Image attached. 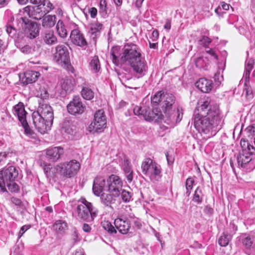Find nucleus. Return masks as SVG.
I'll use <instances>...</instances> for the list:
<instances>
[{"label": "nucleus", "instance_id": "obj_1", "mask_svg": "<svg viewBox=\"0 0 255 255\" xmlns=\"http://www.w3.org/2000/svg\"><path fill=\"white\" fill-rule=\"evenodd\" d=\"M194 115V126L200 133L212 134L213 131L220 130L223 125L219 106L209 97L199 100Z\"/></svg>", "mask_w": 255, "mask_h": 255}, {"label": "nucleus", "instance_id": "obj_2", "mask_svg": "<svg viewBox=\"0 0 255 255\" xmlns=\"http://www.w3.org/2000/svg\"><path fill=\"white\" fill-rule=\"evenodd\" d=\"M110 52L112 61L115 65L127 63L138 77L143 76L147 73V63L142 55L141 50L137 45L127 43L122 51L120 47L114 46Z\"/></svg>", "mask_w": 255, "mask_h": 255}, {"label": "nucleus", "instance_id": "obj_3", "mask_svg": "<svg viewBox=\"0 0 255 255\" xmlns=\"http://www.w3.org/2000/svg\"><path fill=\"white\" fill-rule=\"evenodd\" d=\"M18 169L14 166H6L0 170V191L7 192L6 187L11 192L16 193L19 191L17 184Z\"/></svg>", "mask_w": 255, "mask_h": 255}, {"label": "nucleus", "instance_id": "obj_4", "mask_svg": "<svg viewBox=\"0 0 255 255\" xmlns=\"http://www.w3.org/2000/svg\"><path fill=\"white\" fill-rule=\"evenodd\" d=\"M162 99L161 108L168 120L172 123L180 122L183 116L182 110L178 108L176 110H172V107L175 101V97L171 94L166 93L163 95Z\"/></svg>", "mask_w": 255, "mask_h": 255}, {"label": "nucleus", "instance_id": "obj_5", "mask_svg": "<svg viewBox=\"0 0 255 255\" xmlns=\"http://www.w3.org/2000/svg\"><path fill=\"white\" fill-rule=\"evenodd\" d=\"M238 165L247 172H250L255 168V148L248 144L247 148L243 149L237 157Z\"/></svg>", "mask_w": 255, "mask_h": 255}, {"label": "nucleus", "instance_id": "obj_6", "mask_svg": "<svg viewBox=\"0 0 255 255\" xmlns=\"http://www.w3.org/2000/svg\"><path fill=\"white\" fill-rule=\"evenodd\" d=\"M141 168L143 174L148 176L153 183L159 182L162 176L161 166L150 158L143 160Z\"/></svg>", "mask_w": 255, "mask_h": 255}, {"label": "nucleus", "instance_id": "obj_7", "mask_svg": "<svg viewBox=\"0 0 255 255\" xmlns=\"http://www.w3.org/2000/svg\"><path fill=\"white\" fill-rule=\"evenodd\" d=\"M76 211L80 219L87 222H93L98 213V209L85 199L77 206Z\"/></svg>", "mask_w": 255, "mask_h": 255}, {"label": "nucleus", "instance_id": "obj_8", "mask_svg": "<svg viewBox=\"0 0 255 255\" xmlns=\"http://www.w3.org/2000/svg\"><path fill=\"white\" fill-rule=\"evenodd\" d=\"M12 111L13 114L17 117L19 123L24 128L25 134L27 135H33L34 132L30 128L26 119L27 113L25 110L23 103L19 102L13 107Z\"/></svg>", "mask_w": 255, "mask_h": 255}, {"label": "nucleus", "instance_id": "obj_9", "mask_svg": "<svg viewBox=\"0 0 255 255\" xmlns=\"http://www.w3.org/2000/svg\"><path fill=\"white\" fill-rule=\"evenodd\" d=\"M107 127V118L103 110L97 111L94 114L93 121L89 126V131L102 132Z\"/></svg>", "mask_w": 255, "mask_h": 255}, {"label": "nucleus", "instance_id": "obj_10", "mask_svg": "<svg viewBox=\"0 0 255 255\" xmlns=\"http://www.w3.org/2000/svg\"><path fill=\"white\" fill-rule=\"evenodd\" d=\"M59 174L64 177L71 178L74 176L80 167L79 162L76 160H71L68 162L59 164Z\"/></svg>", "mask_w": 255, "mask_h": 255}, {"label": "nucleus", "instance_id": "obj_11", "mask_svg": "<svg viewBox=\"0 0 255 255\" xmlns=\"http://www.w3.org/2000/svg\"><path fill=\"white\" fill-rule=\"evenodd\" d=\"M21 24V27L24 29L26 36L30 39L36 37L39 34V28L36 23L31 22L26 17H20L18 19Z\"/></svg>", "mask_w": 255, "mask_h": 255}, {"label": "nucleus", "instance_id": "obj_12", "mask_svg": "<svg viewBox=\"0 0 255 255\" xmlns=\"http://www.w3.org/2000/svg\"><path fill=\"white\" fill-rule=\"evenodd\" d=\"M44 117L36 112L32 114L33 124L38 132L41 134H44L50 130L53 124L51 122L48 123V120H45L46 118Z\"/></svg>", "mask_w": 255, "mask_h": 255}, {"label": "nucleus", "instance_id": "obj_13", "mask_svg": "<svg viewBox=\"0 0 255 255\" xmlns=\"http://www.w3.org/2000/svg\"><path fill=\"white\" fill-rule=\"evenodd\" d=\"M107 191L110 193L120 195L123 187V181L117 175L112 174L107 179Z\"/></svg>", "mask_w": 255, "mask_h": 255}, {"label": "nucleus", "instance_id": "obj_14", "mask_svg": "<svg viewBox=\"0 0 255 255\" xmlns=\"http://www.w3.org/2000/svg\"><path fill=\"white\" fill-rule=\"evenodd\" d=\"M53 58L54 60L58 64H67L70 60L68 47L63 44L58 45L55 47Z\"/></svg>", "mask_w": 255, "mask_h": 255}, {"label": "nucleus", "instance_id": "obj_15", "mask_svg": "<svg viewBox=\"0 0 255 255\" xmlns=\"http://www.w3.org/2000/svg\"><path fill=\"white\" fill-rule=\"evenodd\" d=\"M45 4H38V5L27 6L23 8L24 13H26L29 17L36 20L41 19L48 12L45 10Z\"/></svg>", "mask_w": 255, "mask_h": 255}, {"label": "nucleus", "instance_id": "obj_16", "mask_svg": "<svg viewBox=\"0 0 255 255\" xmlns=\"http://www.w3.org/2000/svg\"><path fill=\"white\" fill-rule=\"evenodd\" d=\"M67 108L69 113L76 116L83 114L86 109V106L82 103L80 97L76 96L67 105Z\"/></svg>", "mask_w": 255, "mask_h": 255}, {"label": "nucleus", "instance_id": "obj_17", "mask_svg": "<svg viewBox=\"0 0 255 255\" xmlns=\"http://www.w3.org/2000/svg\"><path fill=\"white\" fill-rule=\"evenodd\" d=\"M39 105L37 110L35 112L38 113L42 117H45L44 118H46L45 120H48V123H50V122H51L53 123L54 115L51 106L45 103L44 101H42V102L41 101L39 102Z\"/></svg>", "mask_w": 255, "mask_h": 255}, {"label": "nucleus", "instance_id": "obj_18", "mask_svg": "<svg viewBox=\"0 0 255 255\" xmlns=\"http://www.w3.org/2000/svg\"><path fill=\"white\" fill-rule=\"evenodd\" d=\"M106 188H107L106 184V178L102 176L96 177L93 181L92 188L94 195L100 196Z\"/></svg>", "mask_w": 255, "mask_h": 255}, {"label": "nucleus", "instance_id": "obj_19", "mask_svg": "<svg viewBox=\"0 0 255 255\" xmlns=\"http://www.w3.org/2000/svg\"><path fill=\"white\" fill-rule=\"evenodd\" d=\"M70 37L72 42L76 45L83 47L88 45L84 35L78 29L72 30Z\"/></svg>", "mask_w": 255, "mask_h": 255}, {"label": "nucleus", "instance_id": "obj_20", "mask_svg": "<svg viewBox=\"0 0 255 255\" xmlns=\"http://www.w3.org/2000/svg\"><path fill=\"white\" fill-rule=\"evenodd\" d=\"M114 225L117 230L122 234L125 235L129 232L130 224L126 218H118L114 221Z\"/></svg>", "mask_w": 255, "mask_h": 255}, {"label": "nucleus", "instance_id": "obj_21", "mask_svg": "<svg viewBox=\"0 0 255 255\" xmlns=\"http://www.w3.org/2000/svg\"><path fill=\"white\" fill-rule=\"evenodd\" d=\"M63 153V148L57 146L47 149L46 151V156L49 161L55 162L60 158Z\"/></svg>", "mask_w": 255, "mask_h": 255}, {"label": "nucleus", "instance_id": "obj_22", "mask_svg": "<svg viewBox=\"0 0 255 255\" xmlns=\"http://www.w3.org/2000/svg\"><path fill=\"white\" fill-rule=\"evenodd\" d=\"M164 116L160 111L157 110L155 111H151L149 108L147 109L146 112H145L144 119L147 121H154L155 122H160L163 120Z\"/></svg>", "mask_w": 255, "mask_h": 255}, {"label": "nucleus", "instance_id": "obj_23", "mask_svg": "<svg viewBox=\"0 0 255 255\" xmlns=\"http://www.w3.org/2000/svg\"><path fill=\"white\" fill-rule=\"evenodd\" d=\"M120 196L113 193H103L101 194V203L105 206L112 207V205L116 204Z\"/></svg>", "mask_w": 255, "mask_h": 255}, {"label": "nucleus", "instance_id": "obj_24", "mask_svg": "<svg viewBox=\"0 0 255 255\" xmlns=\"http://www.w3.org/2000/svg\"><path fill=\"white\" fill-rule=\"evenodd\" d=\"M74 84V80L72 78L63 79L61 83V94L65 96L67 94L70 93L73 90Z\"/></svg>", "mask_w": 255, "mask_h": 255}, {"label": "nucleus", "instance_id": "obj_25", "mask_svg": "<svg viewBox=\"0 0 255 255\" xmlns=\"http://www.w3.org/2000/svg\"><path fill=\"white\" fill-rule=\"evenodd\" d=\"M103 24L98 22L92 23L90 25L89 33L91 39L93 40L95 43H96L97 38L100 35L101 31L103 29Z\"/></svg>", "mask_w": 255, "mask_h": 255}, {"label": "nucleus", "instance_id": "obj_26", "mask_svg": "<svg viewBox=\"0 0 255 255\" xmlns=\"http://www.w3.org/2000/svg\"><path fill=\"white\" fill-rule=\"evenodd\" d=\"M196 86L203 93H209L213 88V83L211 80L206 78H201L196 83Z\"/></svg>", "mask_w": 255, "mask_h": 255}, {"label": "nucleus", "instance_id": "obj_27", "mask_svg": "<svg viewBox=\"0 0 255 255\" xmlns=\"http://www.w3.org/2000/svg\"><path fill=\"white\" fill-rule=\"evenodd\" d=\"M40 74L38 72L32 70H28L25 72L22 79L24 84H28L36 82Z\"/></svg>", "mask_w": 255, "mask_h": 255}, {"label": "nucleus", "instance_id": "obj_28", "mask_svg": "<svg viewBox=\"0 0 255 255\" xmlns=\"http://www.w3.org/2000/svg\"><path fill=\"white\" fill-rule=\"evenodd\" d=\"M122 169L128 182H131L133 180V170L131 164L129 160L125 159L123 164Z\"/></svg>", "mask_w": 255, "mask_h": 255}, {"label": "nucleus", "instance_id": "obj_29", "mask_svg": "<svg viewBox=\"0 0 255 255\" xmlns=\"http://www.w3.org/2000/svg\"><path fill=\"white\" fill-rule=\"evenodd\" d=\"M77 127L74 122L65 120L62 127V131L67 134L72 135L76 133Z\"/></svg>", "mask_w": 255, "mask_h": 255}, {"label": "nucleus", "instance_id": "obj_30", "mask_svg": "<svg viewBox=\"0 0 255 255\" xmlns=\"http://www.w3.org/2000/svg\"><path fill=\"white\" fill-rule=\"evenodd\" d=\"M42 39L44 42L48 45H52L57 42V38L53 30L45 31L43 35Z\"/></svg>", "mask_w": 255, "mask_h": 255}, {"label": "nucleus", "instance_id": "obj_31", "mask_svg": "<svg viewBox=\"0 0 255 255\" xmlns=\"http://www.w3.org/2000/svg\"><path fill=\"white\" fill-rule=\"evenodd\" d=\"M53 229L57 232L63 234L65 231L67 230L68 226L66 222L62 220H59L55 221L53 225Z\"/></svg>", "mask_w": 255, "mask_h": 255}, {"label": "nucleus", "instance_id": "obj_32", "mask_svg": "<svg viewBox=\"0 0 255 255\" xmlns=\"http://www.w3.org/2000/svg\"><path fill=\"white\" fill-rule=\"evenodd\" d=\"M56 17L55 15H48L43 17L42 25L45 28H51L56 23Z\"/></svg>", "mask_w": 255, "mask_h": 255}, {"label": "nucleus", "instance_id": "obj_33", "mask_svg": "<svg viewBox=\"0 0 255 255\" xmlns=\"http://www.w3.org/2000/svg\"><path fill=\"white\" fill-rule=\"evenodd\" d=\"M57 32L60 37L64 38L67 36V31L65 28L64 22L62 20H59L56 25Z\"/></svg>", "mask_w": 255, "mask_h": 255}, {"label": "nucleus", "instance_id": "obj_34", "mask_svg": "<svg viewBox=\"0 0 255 255\" xmlns=\"http://www.w3.org/2000/svg\"><path fill=\"white\" fill-rule=\"evenodd\" d=\"M81 93L82 97L87 100H91L94 96V93L93 91L91 89L87 87L86 84L82 86V89Z\"/></svg>", "mask_w": 255, "mask_h": 255}, {"label": "nucleus", "instance_id": "obj_35", "mask_svg": "<svg viewBox=\"0 0 255 255\" xmlns=\"http://www.w3.org/2000/svg\"><path fill=\"white\" fill-rule=\"evenodd\" d=\"M232 237H233L228 234V233L224 232L223 235L221 236L218 240L219 245L221 247H226L228 245Z\"/></svg>", "mask_w": 255, "mask_h": 255}, {"label": "nucleus", "instance_id": "obj_36", "mask_svg": "<svg viewBox=\"0 0 255 255\" xmlns=\"http://www.w3.org/2000/svg\"><path fill=\"white\" fill-rule=\"evenodd\" d=\"M203 197L202 190L200 187H198L194 192L192 201L198 204H200L203 202Z\"/></svg>", "mask_w": 255, "mask_h": 255}, {"label": "nucleus", "instance_id": "obj_37", "mask_svg": "<svg viewBox=\"0 0 255 255\" xmlns=\"http://www.w3.org/2000/svg\"><path fill=\"white\" fill-rule=\"evenodd\" d=\"M253 60H249L246 65L245 71L244 75L246 86H247V83L249 82L250 73L253 68Z\"/></svg>", "mask_w": 255, "mask_h": 255}, {"label": "nucleus", "instance_id": "obj_38", "mask_svg": "<svg viewBox=\"0 0 255 255\" xmlns=\"http://www.w3.org/2000/svg\"><path fill=\"white\" fill-rule=\"evenodd\" d=\"M90 67L91 70L96 73L100 70V64L98 56H94L90 63Z\"/></svg>", "mask_w": 255, "mask_h": 255}, {"label": "nucleus", "instance_id": "obj_39", "mask_svg": "<svg viewBox=\"0 0 255 255\" xmlns=\"http://www.w3.org/2000/svg\"><path fill=\"white\" fill-rule=\"evenodd\" d=\"M195 64L198 68H204L208 64V59L204 56L199 57L195 60Z\"/></svg>", "mask_w": 255, "mask_h": 255}, {"label": "nucleus", "instance_id": "obj_40", "mask_svg": "<svg viewBox=\"0 0 255 255\" xmlns=\"http://www.w3.org/2000/svg\"><path fill=\"white\" fill-rule=\"evenodd\" d=\"M6 31L8 35L12 38L16 39L18 38L17 34V30L10 24L6 25Z\"/></svg>", "mask_w": 255, "mask_h": 255}, {"label": "nucleus", "instance_id": "obj_41", "mask_svg": "<svg viewBox=\"0 0 255 255\" xmlns=\"http://www.w3.org/2000/svg\"><path fill=\"white\" fill-rule=\"evenodd\" d=\"M103 227L110 234H112L117 233V230L115 226H113V225L108 221L103 223Z\"/></svg>", "mask_w": 255, "mask_h": 255}, {"label": "nucleus", "instance_id": "obj_42", "mask_svg": "<svg viewBox=\"0 0 255 255\" xmlns=\"http://www.w3.org/2000/svg\"><path fill=\"white\" fill-rule=\"evenodd\" d=\"M40 166L42 167L46 177L49 179H51L52 175V173H50V170L52 167L51 165L49 164H47L45 161H41Z\"/></svg>", "mask_w": 255, "mask_h": 255}, {"label": "nucleus", "instance_id": "obj_43", "mask_svg": "<svg viewBox=\"0 0 255 255\" xmlns=\"http://www.w3.org/2000/svg\"><path fill=\"white\" fill-rule=\"evenodd\" d=\"M163 95H164V93H162L161 91L157 92L151 98V102L156 104H159L160 106L161 107V104L162 101V99Z\"/></svg>", "mask_w": 255, "mask_h": 255}, {"label": "nucleus", "instance_id": "obj_44", "mask_svg": "<svg viewBox=\"0 0 255 255\" xmlns=\"http://www.w3.org/2000/svg\"><path fill=\"white\" fill-rule=\"evenodd\" d=\"M121 198L126 203L129 202L131 198L132 194L130 192L123 190L121 191Z\"/></svg>", "mask_w": 255, "mask_h": 255}, {"label": "nucleus", "instance_id": "obj_45", "mask_svg": "<svg viewBox=\"0 0 255 255\" xmlns=\"http://www.w3.org/2000/svg\"><path fill=\"white\" fill-rule=\"evenodd\" d=\"M211 42L212 40L210 38L206 36H202L199 40L198 43L207 48Z\"/></svg>", "mask_w": 255, "mask_h": 255}, {"label": "nucleus", "instance_id": "obj_46", "mask_svg": "<svg viewBox=\"0 0 255 255\" xmlns=\"http://www.w3.org/2000/svg\"><path fill=\"white\" fill-rule=\"evenodd\" d=\"M146 110L147 109L145 107L136 106L133 109V113L135 115L141 116L144 118V113L145 112H146Z\"/></svg>", "mask_w": 255, "mask_h": 255}, {"label": "nucleus", "instance_id": "obj_47", "mask_svg": "<svg viewBox=\"0 0 255 255\" xmlns=\"http://www.w3.org/2000/svg\"><path fill=\"white\" fill-rule=\"evenodd\" d=\"M100 9L102 14L106 15L107 13V3L106 0H100Z\"/></svg>", "mask_w": 255, "mask_h": 255}, {"label": "nucleus", "instance_id": "obj_48", "mask_svg": "<svg viewBox=\"0 0 255 255\" xmlns=\"http://www.w3.org/2000/svg\"><path fill=\"white\" fill-rule=\"evenodd\" d=\"M237 230V226L234 223H231L229 227L225 232L233 237V236L236 234Z\"/></svg>", "mask_w": 255, "mask_h": 255}, {"label": "nucleus", "instance_id": "obj_49", "mask_svg": "<svg viewBox=\"0 0 255 255\" xmlns=\"http://www.w3.org/2000/svg\"><path fill=\"white\" fill-rule=\"evenodd\" d=\"M205 53L210 55L211 59L215 60L218 59V55L215 49L209 48H206Z\"/></svg>", "mask_w": 255, "mask_h": 255}, {"label": "nucleus", "instance_id": "obj_50", "mask_svg": "<svg viewBox=\"0 0 255 255\" xmlns=\"http://www.w3.org/2000/svg\"><path fill=\"white\" fill-rule=\"evenodd\" d=\"M243 244L246 247V248H250L252 244L253 241L250 236H248L243 239Z\"/></svg>", "mask_w": 255, "mask_h": 255}, {"label": "nucleus", "instance_id": "obj_51", "mask_svg": "<svg viewBox=\"0 0 255 255\" xmlns=\"http://www.w3.org/2000/svg\"><path fill=\"white\" fill-rule=\"evenodd\" d=\"M20 51L26 54L31 53L34 49L29 45H26L20 48Z\"/></svg>", "mask_w": 255, "mask_h": 255}, {"label": "nucleus", "instance_id": "obj_52", "mask_svg": "<svg viewBox=\"0 0 255 255\" xmlns=\"http://www.w3.org/2000/svg\"><path fill=\"white\" fill-rule=\"evenodd\" d=\"M194 180L192 177H188L186 181V189H192Z\"/></svg>", "mask_w": 255, "mask_h": 255}, {"label": "nucleus", "instance_id": "obj_53", "mask_svg": "<svg viewBox=\"0 0 255 255\" xmlns=\"http://www.w3.org/2000/svg\"><path fill=\"white\" fill-rule=\"evenodd\" d=\"M30 226L29 225H24L21 227L18 234L19 238H20L25 232L30 228Z\"/></svg>", "mask_w": 255, "mask_h": 255}, {"label": "nucleus", "instance_id": "obj_54", "mask_svg": "<svg viewBox=\"0 0 255 255\" xmlns=\"http://www.w3.org/2000/svg\"><path fill=\"white\" fill-rule=\"evenodd\" d=\"M59 164H58L56 167H52L50 170V173H52L51 175V178H53L54 177V175L57 172L59 173Z\"/></svg>", "mask_w": 255, "mask_h": 255}, {"label": "nucleus", "instance_id": "obj_55", "mask_svg": "<svg viewBox=\"0 0 255 255\" xmlns=\"http://www.w3.org/2000/svg\"><path fill=\"white\" fill-rule=\"evenodd\" d=\"M204 212L206 214L211 215L214 213V209L209 206H206L204 209Z\"/></svg>", "mask_w": 255, "mask_h": 255}, {"label": "nucleus", "instance_id": "obj_56", "mask_svg": "<svg viewBox=\"0 0 255 255\" xmlns=\"http://www.w3.org/2000/svg\"><path fill=\"white\" fill-rule=\"evenodd\" d=\"M91 17L93 18H95L97 14V9L95 7H91L89 10Z\"/></svg>", "mask_w": 255, "mask_h": 255}, {"label": "nucleus", "instance_id": "obj_57", "mask_svg": "<svg viewBox=\"0 0 255 255\" xmlns=\"http://www.w3.org/2000/svg\"><path fill=\"white\" fill-rule=\"evenodd\" d=\"M11 200L12 203L16 206H20L22 203L21 200L16 197H12Z\"/></svg>", "mask_w": 255, "mask_h": 255}, {"label": "nucleus", "instance_id": "obj_58", "mask_svg": "<svg viewBox=\"0 0 255 255\" xmlns=\"http://www.w3.org/2000/svg\"><path fill=\"white\" fill-rule=\"evenodd\" d=\"M82 229L85 232L89 233L91 231V228L88 224L85 223L83 225Z\"/></svg>", "mask_w": 255, "mask_h": 255}, {"label": "nucleus", "instance_id": "obj_59", "mask_svg": "<svg viewBox=\"0 0 255 255\" xmlns=\"http://www.w3.org/2000/svg\"><path fill=\"white\" fill-rule=\"evenodd\" d=\"M7 154L6 152H0V163L6 158Z\"/></svg>", "mask_w": 255, "mask_h": 255}, {"label": "nucleus", "instance_id": "obj_60", "mask_svg": "<svg viewBox=\"0 0 255 255\" xmlns=\"http://www.w3.org/2000/svg\"><path fill=\"white\" fill-rule=\"evenodd\" d=\"M164 27L165 29L169 30L171 28V21L169 19H167Z\"/></svg>", "mask_w": 255, "mask_h": 255}, {"label": "nucleus", "instance_id": "obj_61", "mask_svg": "<svg viewBox=\"0 0 255 255\" xmlns=\"http://www.w3.org/2000/svg\"><path fill=\"white\" fill-rule=\"evenodd\" d=\"M30 2L33 4H43V2H44L45 0H30ZM45 4V3H44Z\"/></svg>", "mask_w": 255, "mask_h": 255}, {"label": "nucleus", "instance_id": "obj_62", "mask_svg": "<svg viewBox=\"0 0 255 255\" xmlns=\"http://www.w3.org/2000/svg\"><path fill=\"white\" fill-rule=\"evenodd\" d=\"M73 255H85L83 249H79L77 250Z\"/></svg>", "mask_w": 255, "mask_h": 255}, {"label": "nucleus", "instance_id": "obj_63", "mask_svg": "<svg viewBox=\"0 0 255 255\" xmlns=\"http://www.w3.org/2000/svg\"><path fill=\"white\" fill-rule=\"evenodd\" d=\"M230 6V4L225 3V2H222V10H228Z\"/></svg>", "mask_w": 255, "mask_h": 255}, {"label": "nucleus", "instance_id": "obj_64", "mask_svg": "<svg viewBox=\"0 0 255 255\" xmlns=\"http://www.w3.org/2000/svg\"><path fill=\"white\" fill-rule=\"evenodd\" d=\"M40 96L41 99L43 100L46 99L49 96V94L47 91H44L43 93H41Z\"/></svg>", "mask_w": 255, "mask_h": 255}]
</instances>
